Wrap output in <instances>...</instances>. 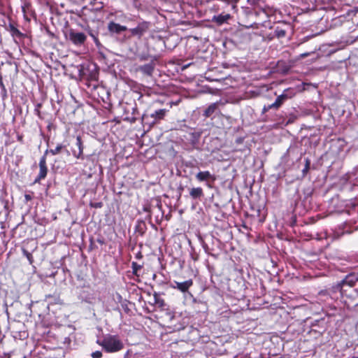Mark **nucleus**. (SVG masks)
I'll return each instance as SVG.
<instances>
[{
	"mask_svg": "<svg viewBox=\"0 0 358 358\" xmlns=\"http://www.w3.org/2000/svg\"><path fill=\"white\" fill-rule=\"evenodd\" d=\"M181 282H179L178 281H173L171 285V287L173 289H178V287H179V285L180 284Z\"/></svg>",
	"mask_w": 358,
	"mask_h": 358,
	"instance_id": "19",
	"label": "nucleus"
},
{
	"mask_svg": "<svg viewBox=\"0 0 358 358\" xmlns=\"http://www.w3.org/2000/svg\"><path fill=\"white\" fill-rule=\"evenodd\" d=\"M39 173L38 177L35 180V182H38L41 180L44 179L48 173V169L46 166V157L45 155H43L39 162Z\"/></svg>",
	"mask_w": 358,
	"mask_h": 358,
	"instance_id": "2",
	"label": "nucleus"
},
{
	"mask_svg": "<svg viewBox=\"0 0 358 358\" xmlns=\"http://www.w3.org/2000/svg\"><path fill=\"white\" fill-rule=\"evenodd\" d=\"M155 303L159 304L161 306H162L164 305V301L163 300H159V299H155Z\"/></svg>",
	"mask_w": 358,
	"mask_h": 358,
	"instance_id": "21",
	"label": "nucleus"
},
{
	"mask_svg": "<svg viewBox=\"0 0 358 358\" xmlns=\"http://www.w3.org/2000/svg\"><path fill=\"white\" fill-rule=\"evenodd\" d=\"M23 252L24 255L27 257V259L29 260V262H31V255L25 250H23Z\"/></svg>",
	"mask_w": 358,
	"mask_h": 358,
	"instance_id": "20",
	"label": "nucleus"
},
{
	"mask_svg": "<svg viewBox=\"0 0 358 358\" xmlns=\"http://www.w3.org/2000/svg\"><path fill=\"white\" fill-rule=\"evenodd\" d=\"M308 168H309V162H308V161L307 160V162H306V168H304L303 171H306L308 169Z\"/></svg>",
	"mask_w": 358,
	"mask_h": 358,
	"instance_id": "22",
	"label": "nucleus"
},
{
	"mask_svg": "<svg viewBox=\"0 0 358 358\" xmlns=\"http://www.w3.org/2000/svg\"><path fill=\"white\" fill-rule=\"evenodd\" d=\"M166 109H159L150 115V117L155 120H162L166 113Z\"/></svg>",
	"mask_w": 358,
	"mask_h": 358,
	"instance_id": "12",
	"label": "nucleus"
},
{
	"mask_svg": "<svg viewBox=\"0 0 358 358\" xmlns=\"http://www.w3.org/2000/svg\"><path fill=\"white\" fill-rule=\"evenodd\" d=\"M262 0H247L248 3L252 6H257L259 4Z\"/></svg>",
	"mask_w": 358,
	"mask_h": 358,
	"instance_id": "16",
	"label": "nucleus"
},
{
	"mask_svg": "<svg viewBox=\"0 0 358 358\" xmlns=\"http://www.w3.org/2000/svg\"><path fill=\"white\" fill-rule=\"evenodd\" d=\"M131 33L135 36H141L145 31V29L142 26H138L130 30Z\"/></svg>",
	"mask_w": 358,
	"mask_h": 358,
	"instance_id": "14",
	"label": "nucleus"
},
{
	"mask_svg": "<svg viewBox=\"0 0 358 358\" xmlns=\"http://www.w3.org/2000/svg\"><path fill=\"white\" fill-rule=\"evenodd\" d=\"M192 285H193L192 280L189 279V280H185L184 282H182L179 285L178 290L180 291L181 292H186L192 286Z\"/></svg>",
	"mask_w": 358,
	"mask_h": 358,
	"instance_id": "9",
	"label": "nucleus"
},
{
	"mask_svg": "<svg viewBox=\"0 0 358 358\" xmlns=\"http://www.w3.org/2000/svg\"><path fill=\"white\" fill-rule=\"evenodd\" d=\"M189 195L192 199H199L203 195V189L201 187H194L190 189Z\"/></svg>",
	"mask_w": 358,
	"mask_h": 358,
	"instance_id": "11",
	"label": "nucleus"
},
{
	"mask_svg": "<svg viewBox=\"0 0 358 358\" xmlns=\"http://www.w3.org/2000/svg\"><path fill=\"white\" fill-rule=\"evenodd\" d=\"M196 178L199 182H208L211 180L214 182L215 180V176L213 174H211L208 171H199L196 175Z\"/></svg>",
	"mask_w": 358,
	"mask_h": 358,
	"instance_id": "4",
	"label": "nucleus"
},
{
	"mask_svg": "<svg viewBox=\"0 0 358 358\" xmlns=\"http://www.w3.org/2000/svg\"><path fill=\"white\" fill-rule=\"evenodd\" d=\"M133 265H134V267L135 266H136V263H133Z\"/></svg>",
	"mask_w": 358,
	"mask_h": 358,
	"instance_id": "28",
	"label": "nucleus"
},
{
	"mask_svg": "<svg viewBox=\"0 0 358 358\" xmlns=\"http://www.w3.org/2000/svg\"><path fill=\"white\" fill-rule=\"evenodd\" d=\"M26 199H29V196H27H27H26Z\"/></svg>",
	"mask_w": 358,
	"mask_h": 358,
	"instance_id": "27",
	"label": "nucleus"
},
{
	"mask_svg": "<svg viewBox=\"0 0 358 358\" xmlns=\"http://www.w3.org/2000/svg\"><path fill=\"white\" fill-rule=\"evenodd\" d=\"M238 0H233L232 2H231V3H235L236 4L238 3Z\"/></svg>",
	"mask_w": 358,
	"mask_h": 358,
	"instance_id": "26",
	"label": "nucleus"
},
{
	"mask_svg": "<svg viewBox=\"0 0 358 358\" xmlns=\"http://www.w3.org/2000/svg\"><path fill=\"white\" fill-rule=\"evenodd\" d=\"M65 146L62 144H58L55 149H51L50 150H46L44 155H45L48 152L51 153L52 155H56L60 152L62 148Z\"/></svg>",
	"mask_w": 358,
	"mask_h": 358,
	"instance_id": "15",
	"label": "nucleus"
},
{
	"mask_svg": "<svg viewBox=\"0 0 358 358\" xmlns=\"http://www.w3.org/2000/svg\"><path fill=\"white\" fill-rule=\"evenodd\" d=\"M292 95L293 94L292 93H289V90L287 89L283 92L282 94L279 95L276 98L275 101L280 106L285 100H287L289 98H291Z\"/></svg>",
	"mask_w": 358,
	"mask_h": 358,
	"instance_id": "8",
	"label": "nucleus"
},
{
	"mask_svg": "<svg viewBox=\"0 0 358 358\" xmlns=\"http://www.w3.org/2000/svg\"><path fill=\"white\" fill-rule=\"evenodd\" d=\"M217 108V103H214L210 104L204 111L203 115L206 117H210L214 112L216 110Z\"/></svg>",
	"mask_w": 358,
	"mask_h": 358,
	"instance_id": "13",
	"label": "nucleus"
},
{
	"mask_svg": "<svg viewBox=\"0 0 358 358\" xmlns=\"http://www.w3.org/2000/svg\"><path fill=\"white\" fill-rule=\"evenodd\" d=\"M353 358H358V357H353Z\"/></svg>",
	"mask_w": 358,
	"mask_h": 358,
	"instance_id": "29",
	"label": "nucleus"
},
{
	"mask_svg": "<svg viewBox=\"0 0 358 358\" xmlns=\"http://www.w3.org/2000/svg\"><path fill=\"white\" fill-rule=\"evenodd\" d=\"M231 17V16L229 14H220L213 16L212 20L217 24L221 25L227 22Z\"/></svg>",
	"mask_w": 358,
	"mask_h": 358,
	"instance_id": "7",
	"label": "nucleus"
},
{
	"mask_svg": "<svg viewBox=\"0 0 358 358\" xmlns=\"http://www.w3.org/2000/svg\"><path fill=\"white\" fill-rule=\"evenodd\" d=\"M97 343L110 353L118 352L124 348L123 343L116 335H106L101 341H97Z\"/></svg>",
	"mask_w": 358,
	"mask_h": 358,
	"instance_id": "1",
	"label": "nucleus"
},
{
	"mask_svg": "<svg viewBox=\"0 0 358 358\" xmlns=\"http://www.w3.org/2000/svg\"><path fill=\"white\" fill-rule=\"evenodd\" d=\"M308 55H309V53H303V54L301 55V57L303 58V57H307Z\"/></svg>",
	"mask_w": 358,
	"mask_h": 358,
	"instance_id": "24",
	"label": "nucleus"
},
{
	"mask_svg": "<svg viewBox=\"0 0 358 358\" xmlns=\"http://www.w3.org/2000/svg\"><path fill=\"white\" fill-rule=\"evenodd\" d=\"M76 145L78 146V150H73V155L77 159H83V145L80 136L76 137Z\"/></svg>",
	"mask_w": 358,
	"mask_h": 358,
	"instance_id": "5",
	"label": "nucleus"
},
{
	"mask_svg": "<svg viewBox=\"0 0 358 358\" xmlns=\"http://www.w3.org/2000/svg\"><path fill=\"white\" fill-rule=\"evenodd\" d=\"M69 37L71 41L75 44V45H81L84 43V42L86 40V36L83 32H76L73 31H71L69 34Z\"/></svg>",
	"mask_w": 358,
	"mask_h": 358,
	"instance_id": "3",
	"label": "nucleus"
},
{
	"mask_svg": "<svg viewBox=\"0 0 358 358\" xmlns=\"http://www.w3.org/2000/svg\"><path fill=\"white\" fill-rule=\"evenodd\" d=\"M108 29L109 31L120 34L122 31H126L127 29V27L120 25L114 22H110L108 23Z\"/></svg>",
	"mask_w": 358,
	"mask_h": 358,
	"instance_id": "6",
	"label": "nucleus"
},
{
	"mask_svg": "<svg viewBox=\"0 0 358 358\" xmlns=\"http://www.w3.org/2000/svg\"><path fill=\"white\" fill-rule=\"evenodd\" d=\"M232 9H234V10H236V9H237V6H236V4H235V3H232Z\"/></svg>",
	"mask_w": 358,
	"mask_h": 358,
	"instance_id": "23",
	"label": "nucleus"
},
{
	"mask_svg": "<svg viewBox=\"0 0 358 358\" xmlns=\"http://www.w3.org/2000/svg\"><path fill=\"white\" fill-rule=\"evenodd\" d=\"M139 70L147 76H151L154 70V66L152 64H146L139 67Z\"/></svg>",
	"mask_w": 358,
	"mask_h": 358,
	"instance_id": "10",
	"label": "nucleus"
},
{
	"mask_svg": "<svg viewBox=\"0 0 358 358\" xmlns=\"http://www.w3.org/2000/svg\"><path fill=\"white\" fill-rule=\"evenodd\" d=\"M280 107V105L277 103L276 101H275L274 103H273L272 104L269 105L268 106V108H266V110H269V109H271V108H278ZM264 110H266V108H264Z\"/></svg>",
	"mask_w": 358,
	"mask_h": 358,
	"instance_id": "17",
	"label": "nucleus"
},
{
	"mask_svg": "<svg viewBox=\"0 0 358 358\" xmlns=\"http://www.w3.org/2000/svg\"><path fill=\"white\" fill-rule=\"evenodd\" d=\"M344 282L346 283V284H350V281L348 280V278H346L345 280H344Z\"/></svg>",
	"mask_w": 358,
	"mask_h": 358,
	"instance_id": "25",
	"label": "nucleus"
},
{
	"mask_svg": "<svg viewBox=\"0 0 358 358\" xmlns=\"http://www.w3.org/2000/svg\"><path fill=\"white\" fill-rule=\"evenodd\" d=\"M92 358H101L102 357V353L100 351H96L92 352Z\"/></svg>",
	"mask_w": 358,
	"mask_h": 358,
	"instance_id": "18",
	"label": "nucleus"
}]
</instances>
